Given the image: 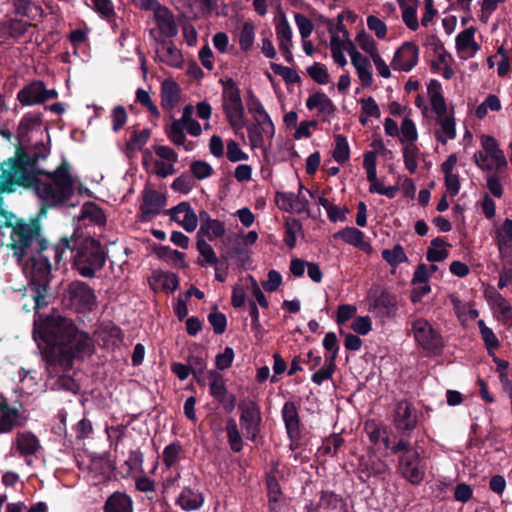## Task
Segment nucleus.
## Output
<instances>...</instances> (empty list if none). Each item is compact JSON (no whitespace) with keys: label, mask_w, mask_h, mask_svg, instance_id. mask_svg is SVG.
I'll use <instances>...</instances> for the list:
<instances>
[{"label":"nucleus","mask_w":512,"mask_h":512,"mask_svg":"<svg viewBox=\"0 0 512 512\" xmlns=\"http://www.w3.org/2000/svg\"><path fill=\"white\" fill-rule=\"evenodd\" d=\"M34 341L45 361L63 370L71 369L75 359H84L93 348L89 334L62 316L47 317L39 325L34 319Z\"/></svg>","instance_id":"nucleus-2"},{"label":"nucleus","mask_w":512,"mask_h":512,"mask_svg":"<svg viewBox=\"0 0 512 512\" xmlns=\"http://www.w3.org/2000/svg\"><path fill=\"white\" fill-rule=\"evenodd\" d=\"M191 373L196 379L197 383L201 386L205 385V370H206V361L199 356H192L189 359Z\"/></svg>","instance_id":"nucleus-54"},{"label":"nucleus","mask_w":512,"mask_h":512,"mask_svg":"<svg viewBox=\"0 0 512 512\" xmlns=\"http://www.w3.org/2000/svg\"><path fill=\"white\" fill-rule=\"evenodd\" d=\"M155 279L166 292H174L179 286V278L173 272L160 271Z\"/></svg>","instance_id":"nucleus-50"},{"label":"nucleus","mask_w":512,"mask_h":512,"mask_svg":"<svg viewBox=\"0 0 512 512\" xmlns=\"http://www.w3.org/2000/svg\"><path fill=\"white\" fill-rule=\"evenodd\" d=\"M246 250L238 235H229L222 239L221 261L228 263L230 259L238 257L239 261L244 263L243 255Z\"/></svg>","instance_id":"nucleus-19"},{"label":"nucleus","mask_w":512,"mask_h":512,"mask_svg":"<svg viewBox=\"0 0 512 512\" xmlns=\"http://www.w3.org/2000/svg\"><path fill=\"white\" fill-rule=\"evenodd\" d=\"M402 20L405 25L412 31H416L419 28V22L417 18V6L411 5L401 9Z\"/></svg>","instance_id":"nucleus-63"},{"label":"nucleus","mask_w":512,"mask_h":512,"mask_svg":"<svg viewBox=\"0 0 512 512\" xmlns=\"http://www.w3.org/2000/svg\"><path fill=\"white\" fill-rule=\"evenodd\" d=\"M308 110L318 109L319 114L323 115V121L328 120L336 112V106L333 101L322 91H317L306 99Z\"/></svg>","instance_id":"nucleus-18"},{"label":"nucleus","mask_w":512,"mask_h":512,"mask_svg":"<svg viewBox=\"0 0 512 512\" xmlns=\"http://www.w3.org/2000/svg\"><path fill=\"white\" fill-rule=\"evenodd\" d=\"M58 97L55 89H46L45 84L41 80H34V105L42 104L47 100Z\"/></svg>","instance_id":"nucleus-47"},{"label":"nucleus","mask_w":512,"mask_h":512,"mask_svg":"<svg viewBox=\"0 0 512 512\" xmlns=\"http://www.w3.org/2000/svg\"><path fill=\"white\" fill-rule=\"evenodd\" d=\"M392 423L399 435H412L418 425V416L410 401L403 399L394 404Z\"/></svg>","instance_id":"nucleus-9"},{"label":"nucleus","mask_w":512,"mask_h":512,"mask_svg":"<svg viewBox=\"0 0 512 512\" xmlns=\"http://www.w3.org/2000/svg\"><path fill=\"white\" fill-rule=\"evenodd\" d=\"M154 20L157 23L160 33L169 40L178 34V26L175 22L172 11L162 6L154 12Z\"/></svg>","instance_id":"nucleus-17"},{"label":"nucleus","mask_w":512,"mask_h":512,"mask_svg":"<svg viewBox=\"0 0 512 512\" xmlns=\"http://www.w3.org/2000/svg\"><path fill=\"white\" fill-rule=\"evenodd\" d=\"M161 106L166 111H171L181 98V88L174 80L166 79L161 84Z\"/></svg>","instance_id":"nucleus-20"},{"label":"nucleus","mask_w":512,"mask_h":512,"mask_svg":"<svg viewBox=\"0 0 512 512\" xmlns=\"http://www.w3.org/2000/svg\"><path fill=\"white\" fill-rule=\"evenodd\" d=\"M381 256L392 267H397L401 263L408 261V257L400 244L394 245L392 249H384L381 252Z\"/></svg>","instance_id":"nucleus-41"},{"label":"nucleus","mask_w":512,"mask_h":512,"mask_svg":"<svg viewBox=\"0 0 512 512\" xmlns=\"http://www.w3.org/2000/svg\"><path fill=\"white\" fill-rule=\"evenodd\" d=\"M136 101L140 103L143 107H145L151 113L152 116H154L155 118L160 117V111L158 107L153 103L149 93L146 90L142 88L137 89Z\"/></svg>","instance_id":"nucleus-57"},{"label":"nucleus","mask_w":512,"mask_h":512,"mask_svg":"<svg viewBox=\"0 0 512 512\" xmlns=\"http://www.w3.org/2000/svg\"><path fill=\"white\" fill-rule=\"evenodd\" d=\"M475 31L474 27H469L456 36V48L458 51L473 48L476 52L480 49V46L474 40Z\"/></svg>","instance_id":"nucleus-43"},{"label":"nucleus","mask_w":512,"mask_h":512,"mask_svg":"<svg viewBox=\"0 0 512 512\" xmlns=\"http://www.w3.org/2000/svg\"><path fill=\"white\" fill-rule=\"evenodd\" d=\"M27 421L22 405L7 399L0 400V433H7L15 427L22 426Z\"/></svg>","instance_id":"nucleus-12"},{"label":"nucleus","mask_w":512,"mask_h":512,"mask_svg":"<svg viewBox=\"0 0 512 512\" xmlns=\"http://www.w3.org/2000/svg\"><path fill=\"white\" fill-rule=\"evenodd\" d=\"M221 83L223 85V107L243 105L241 92L236 82L232 78H227L225 81L221 80Z\"/></svg>","instance_id":"nucleus-27"},{"label":"nucleus","mask_w":512,"mask_h":512,"mask_svg":"<svg viewBox=\"0 0 512 512\" xmlns=\"http://www.w3.org/2000/svg\"><path fill=\"white\" fill-rule=\"evenodd\" d=\"M356 41L358 42L361 49L368 53L371 57L372 55L379 53L375 40L364 30L357 34Z\"/></svg>","instance_id":"nucleus-58"},{"label":"nucleus","mask_w":512,"mask_h":512,"mask_svg":"<svg viewBox=\"0 0 512 512\" xmlns=\"http://www.w3.org/2000/svg\"><path fill=\"white\" fill-rule=\"evenodd\" d=\"M193 186H194V180H193L192 176H190L187 173H182L179 177H177L173 181L171 188L175 192H179L182 194H188L193 189Z\"/></svg>","instance_id":"nucleus-59"},{"label":"nucleus","mask_w":512,"mask_h":512,"mask_svg":"<svg viewBox=\"0 0 512 512\" xmlns=\"http://www.w3.org/2000/svg\"><path fill=\"white\" fill-rule=\"evenodd\" d=\"M332 156L339 164H344L350 159V148L348 140L344 135H335V148Z\"/></svg>","instance_id":"nucleus-38"},{"label":"nucleus","mask_w":512,"mask_h":512,"mask_svg":"<svg viewBox=\"0 0 512 512\" xmlns=\"http://www.w3.org/2000/svg\"><path fill=\"white\" fill-rule=\"evenodd\" d=\"M286 432L301 431V420L298 407L293 401H286L281 410Z\"/></svg>","instance_id":"nucleus-25"},{"label":"nucleus","mask_w":512,"mask_h":512,"mask_svg":"<svg viewBox=\"0 0 512 512\" xmlns=\"http://www.w3.org/2000/svg\"><path fill=\"white\" fill-rule=\"evenodd\" d=\"M275 29L279 43H281V41L292 42V28L285 15H282L277 21Z\"/></svg>","instance_id":"nucleus-60"},{"label":"nucleus","mask_w":512,"mask_h":512,"mask_svg":"<svg viewBox=\"0 0 512 512\" xmlns=\"http://www.w3.org/2000/svg\"><path fill=\"white\" fill-rule=\"evenodd\" d=\"M397 470L410 484L419 485L426 474V463L418 451H408L399 455Z\"/></svg>","instance_id":"nucleus-8"},{"label":"nucleus","mask_w":512,"mask_h":512,"mask_svg":"<svg viewBox=\"0 0 512 512\" xmlns=\"http://www.w3.org/2000/svg\"><path fill=\"white\" fill-rule=\"evenodd\" d=\"M240 423L248 440L256 441L262 421L260 406L253 400H243L238 405Z\"/></svg>","instance_id":"nucleus-10"},{"label":"nucleus","mask_w":512,"mask_h":512,"mask_svg":"<svg viewBox=\"0 0 512 512\" xmlns=\"http://www.w3.org/2000/svg\"><path fill=\"white\" fill-rule=\"evenodd\" d=\"M450 246L443 238L436 237L431 241V246L427 249L426 259L431 263L442 262L449 256V251L444 247Z\"/></svg>","instance_id":"nucleus-28"},{"label":"nucleus","mask_w":512,"mask_h":512,"mask_svg":"<svg viewBox=\"0 0 512 512\" xmlns=\"http://www.w3.org/2000/svg\"><path fill=\"white\" fill-rule=\"evenodd\" d=\"M166 203L167 199L164 194L154 189H145L142 192V203L140 205L141 220H151L161 212Z\"/></svg>","instance_id":"nucleus-14"},{"label":"nucleus","mask_w":512,"mask_h":512,"mask_svg":"<svg viewBox=\"0 0 512 512\" xmlns=\"http://www.w3.org/2000/svg\"><path fill=\"white\" fill-rule=\"evenodd\" d=\"M255 39V26L252 22H245L239 34L240 49L244 52L251 50Z\"/></svg>","instance_id":"nucleus-46"},{"label":"nucleus","mask_w":512,"mask_h":512,"mask_svg":"<svg viewBox=\"0 0 512 512\" xmlns=\"http://www.w3.org/2000/svg\"><path fill=\"white\" fill-rule=\"evenodd\" d=\"M166 134L169 140L177 146L184 145L186 142L183 126H180L179 122H172L170 127L166 129Z\"/></svg>","instance_id":"nucleus-62"},{"label":"nucleus","mask_w":512,"mask_h":512,"mask_svg":"<svg viewBox=\"0 0 512 512\" xmlns=\"http://www.w3.org/2000/svg\"><path fill=\"white\" fill-rule=\"evenodd\" d=\"M154 252L161 260L173 263L180 261L183 268L188 266L184 261L185 254L169 246L159 245L154 248Z\"/></svg>","instance_id":"nucleus-40"},{"label":"nucleus","mask_w":512,"mask_h":512,"mask_svg":"<svg viewBox=\"0 0 512 512\" xmlns=\"http://www.w3.org/2000/svg\"><path fill=\"white\" fill-rule=\"evenodd\" d=\"M196 247L204 261H198L201 266L222 264L221 257L218 258L212 248L204 239H197Z\"/></svg>","instance_id":"nucleus-36"},{"label":"nucleus","mask_w":512,"mask_h":512,"mask_svg":"<svg viewBox=\"0 0 512 512\" xmlns=\"http://www.w3.org/2000/svg\"><path fill=\"white\" fill-rule=\"evenodd\" d=\"M150 135L151 131L149 129H143L139 132L134 130L125 145L127 155L134 153L137 150H141L148 142Z\"/></svg>","instance_id":"nucleus-33"},{"label":"nucleus","mask_w":512,"mask_h":512,"mask_svg":"<svg viewBox=\"0 0 512 512\" xmlns=\"http://www.w3.org/2000/svg\"><path fill=\"white\" fill-rule=\"evenodd\" d=\"M209 392L210 395L216 400L223 396L228 390L224 381L223 376L216 370L208 371Z\"/></svg>","instance_id":"nucleus-37"},{"label":"nucleus","mask_w":512,"mask_h":512,"mask_svg":"<svg viewBox=\"0 0 512 512\" xmlns=\"http://www.w3.org/2000/svg\"><path fill=\"white\" fill-rule=\"evenodd\" d=\"M39 217H34V242L38 244L37 257L34 255V309L47 306L53 299L49 292L51 281V263L53 257L59 262L66 250L71 253L73 268L84 278H94L103 269L107 252L99 240L87 236L62 237L57 244L50 245L41 236Z\"/></svg>","instance_id":"nucleus-1"},{"label":"nucleus","mask_w":512,"mask_h":512,"mask_svg":"<svg viewBox=\"0 0 512 512\" xmlns=\"http://www.w3.org/2000/svg\"><path fill=\"white\" fill-rule=\"evenodd\" d=\"M208 321L213 327V331L217 335H221L227 328V318L222 312H219L215 307V310L208 315Z\"/></svg>","instance_id":"nucleus-56"},{"label":"nucleus","mask_w":512,"mask_h":512,"mask_svg":"<svg viewBox=\"0 0 512 512\" xmlns=\"http://www.w3.org/2000/svg\"><path fill=\"white\" fill-rule=\"evenodd\" d=\"M308 75L318 84L325 85L329 82V73L325 65L315 62L307 68Z\"/></svg>","instance_id":"nucleus-55"},{"label":"nucleus","mask_w":512,"mask_h":512,"mask_svg":"<svg viewBox=\"0 0 512 512\" xmlns=\"http://www.w3.org/2000/svg\"><path fill=\"white\" fill-rule=\"evenodd\" d=\"M50 154V136L34 143V193L42 200V208L37 217L46 212L47 207L67 204L74 195L75 179L70 173L69 163L63 159L53 171L40 167V162Z\"/></svg>","instance_id":"nucleus-3"},{"label":"nucleus","mask_w":512,"mask_h":512,"mask_svg":"<svg viewBox=\"0 0 512 512\" xmlns=\"http://www.w3.org/2000/svg\"><path fill=\"white\" fill-rule=\"evenodd\" d=\"M411 330L416 343L426 352L434 356H440L445 347L444 340L439 331L423 318L412 322Z\"/></svg>","instance_id":"nucleus-6"},{"label":"nucleus","mask_w":512,"mask_h":512,"mask_svg":"<svg viewBox=\"0 0 512 512\" xmlns=\"http://www.w3.org/2000/svg\"><path fill=\"white\" fill-rule=\"evenodd\" d=\"M93 9L99 14V16L108 22H112V19L116 17L114 10V4L111 0H91Z\"/></svg>","instance_id":"nucleus-51"},{"label":"nucleus","mask_w":512,"mask_h":512,"mask_svg":"<svg viewBox=\"0 0 512 512\" xmlns=\"http://www.w3.org/2000/svg\"><path fill=\"white\" fill-rule=\"evenodd\" d=\"M144 456L140 449L131 450L125 465L128 466L129 472H143Z\"/></svg>","instance_id":"nucleus-64"},{"label":"nucleus","mask_w":512,"mask_h":512,"mask_svg":"<svg viewBox=\"0 0 512 512\" xmlns=\"http://www.w3.org/2000/svg\"><path fill=\"white\" fill-rule=\"evenodd\" d=\"M225 225L218 219H212L209 224L200 226L197 232V239H204L206 237L209 241L217 238H223L225 235Z\"/></svg>","instance_id":"nucleus-29"},{"label":"nucleus","mask_w":512,"mask_h":512,"mask_svg":"<svg viewBox=\"0 0 512 512\" xmlns=\"http://www.w3.org/2000/svg\"><path fill=\"white\" fill-rule=\"evenodd\" d=\"M369 311L380 318H392L398 310L397 296L380 286L372 287L368 292Z\"/></svg>","instance_id":"nucleus-7"},{"label":"nucleus","mask_w":512,"mask_h":512,"mask_svg":"<svg viewBox=\"0 0 512 512\" xmlns=\"http://www.w3.org/2000/svg\"><path fill=\"white\" fill-rule=\"evenodd\" d=\"M63 301L69 309L80 314L91 312L97 306L95 290L80 280H74L66 286Z\"/></svg>","instance_id":"nucleus-5"},{"label":"nucleus","mask_w":512,"mask_h":512,"mask_svg":"<svg viewBox=\"0 0 512 512\" xmlns=\"http://www.w3.org/2000/svg\"><path fill=\"white\" fill-rule=\"evenodd\" d=\"M277 465L265 475L267 489L268 509L270 512H278L277 505L284 500L280 483L276 477Z\"/></svg>","instance_id":"nucleus-16"},{"label":"nucleus","mask_w":512,"mask_h":512,"mask_svg":"<svg viewBox=\"0 0 512 512\" xmlns=\"http://www.w3.org/2000/svg\"><path fill=\"white\" fill-rule=\"evenodd\" d=\"M419 149L418 147L413 144H407L403 147V158H404V164L406 169L410 173H415L418 163H417V157H418Z\"/></svg>","instance_id":"nucleus-53"},{"label":"nucleus","mask_w":512,"mask_h":512,"mask_svg":"<svg viewBox=\"0 0 512 512\" xmlns=\"http://www.w3.org/2000/svg\"><path fill=\"white\" fill-rule=\"evenodd\" d=\"M344 438L341 434L334 433L329 437L325 438L323 441V445L319 448V451L324 455L333 456L337 454L338 450L343 446Z\"/></svg>","instance_id":"nucleus-48"},{"label":"nucleus","mask_w":512,"mask_h":512,"mask_svg":"<svg viewBox=\"0 0 512 512\" xmlns=\"http://www.w3.org/2000/svg\"><path fill=\"white\" fill-rule=\"evenodd\" d=\"M299 200V195L294 194L293 192H276L275 193V203L277 207L285 212H297L301 213L302 209H298L296 207V202Z\"/></svg>","instance_id":"nucleus-32"},{"label":"nucleus","mask_w":512,"mask_h":512,"mask_svg":"<svg viewBox=\"0 0 512 512\" xmlns=\"http://www.w3.org/2000/svg\"><path fill=\"white\" fill-rule=\"evenodd\" d=\"M226 432L231 450L235 453H239L243 449V440L238 430L237 423L233 418L227 421Z\"/></svg>","instance_id":"nucleus-39"},{"label":"nucleus","mask_w":512,"mask_h":512,"mask_svg":"<svg viewBox=\"0 0 512 512\" xmlns=\"http://www.w3.org/2000/svg\"><path fill=\"white\" fill-rule=\"evenodd\" d=\"M270 68L276 75L281 76L287 85L299 83L301 81L299 74L289 67L271 62Z\"/></svg>","instance_id":"nucleus-49"},{"label":"nucleus","mask_w":512,"mask_h":512,"mask_svg":"<svg viewBox=\"0 0 512 512\" xmlns=\"http://www.w3.org/2000/svg\"><path fill=\"white\" fill-rule=\"evenodd\" d=\"M285 234L284 243L289 249H293L296 246V234L302 232L303 226L300 220L296 218H288L284 223Z\"/></svg>","instance_id":"nucleus-34"},{"label":"nucleus","mask_w":512,"mask_h":512,"mask_svg":"<svg viewBox=\"0 0 512 512\" xmlns=\"http://www.w3.org/2000/svg\"><path fill=\"white\" fill-rule=\"evenodd\" d=\"M177 504L185 511L200 509L204 504V495L198 489L184 487L177 498Z\"/></svg>","instance_id":"nucleus-22"},{"label":"nucleus","mask_w":512,"mask_h":512,"mask_svg":"<svg viewBox=\"0 0 512 512\" xmlns=\"http://www.w3.org/2000/svg\"><path fill=\"white\" fill-rule=\"evenodd\" d=\"M389 467L388 465L380 460H371L365 463L360 464V479L365 482L366 479L370 478L371 476H381L385 474L388 471Z\"/></svg>","instance_id":"nucleus-30"},{"label":"nucleus","mask_w":512,"mask_h":512,"mask_svg":"<svg viewBox=\"0 0 512 512\" xmlns=\"http://www.w3.org/2000/svg\"><path fill=\"white\" fill-rule=\"evenodd\" d=\"M418 59V46L414 42H405L396 50L391 66L394 70L409 72L417 65Z\"/></svg>","instance_id":"nucleus-13"},{"label":"nucleus","mask_w":512,"mask_h":512,"mask_svg":"<svg viewBox=\"0 0 512 512\" xmlns=\"http://www.w3.org/2000/svg\"><path fill=\"white\" fill-rule=\"evenodd\" d=\"M364 233L355 227H345L334 234V238H339L345 243L353 245L362 250L371 248L370 245L364 241Z\"/></svg>","instance_id":"nucleus-26"},{"label":"nucleus","mask_w":512,"mask_h":512,"mask_svg":"<svg viewBox=\"0 0 512 512\" xmlns=\"http://www.w3.org/2000/svg\"><path fill=\"white\" fill-rule=\"evenodd\" d=\"M190 172L198 180H204L214 174L212 166L204 160H194L190 164Z\"/></svg>","instance_id":"nucleus-52"},{"label":"nucleus","mask_w":512,"mask_h":512,"mask_svg":"<svg viewBox=\"0 0 512 512\" xmlns=\"http://www.w3.org/2000/svg\"><path fill=\"white\" fill-rule=\"evenodd\" d=\"M439 124L441 126V132H436V139L442 144H446L447 140L454 139L456 137L455 120L450 116L439 117Z\"/></svg>","instance_id":"nucleus-35"},{"label":"nucleus","mask_w":512,"mask_h":512,"mask_svg":"<svg viewBox=\"0 0 512 512\" xmlns=\"http://www.w3.org/2000/svg\"><path fill=\"white\" fill-rule=\"evenodd\" d=\"M11 238L14 256L26 278L24 290H27V287L32 286V229L22 225L16 226L12 230Z\"/></svg>","instance_id":"nucleus-4"},{"label":"nucleus","mask_w":512,"mask_h":512,"mask_svg":"<svg viewBox=\"0 0 512 512\" xmlns=\"http://www.w3.org/2000/svg\"><path fill=\"white\" fill-rule=\"evenodd\" d=\"M182 451V444L177 440L164 448L162 460L167 469H171L179 461Z\"/></svg>","instance_id":"nucleus-44"},{"label":"nucleus","mask_w":512,"mask_h":512,"mask_svg":"<svg viewBox=\"0 0 512 512\" xmlns=\"http://www.w3.org/2000/svg\"><path fill=\"white\" fill-rule=\"evenodd\" d=\"M14 449L20 456L27 458L30 464V456L32 455V434L30 432L19 433L14 443Z\"/></svg>","instance_id":"nucleus-42"},{"label":"nucleus","mask_w":512,"mask_h":512,"mask_svg":"<svg viewBox=\"0 0 512 512\" xmlns=\"http://www.w3.org/2000/svg\"><path fill=\"white\" fill-rule=\"evenodd\" d=\"M104 512H133V501L124 492L116 491L105 501Z\"/></svg>","instance_id":"nucleus-23"},{"label":"nucleus","mask_w":512,"mask_h":512,"mask_svg":"<svg viewBox=\"0 0 512 512\" xmlns=\"http://www.w3.org/2000/svg\"><path fill=\"white\" fill-rule=\"evenodd\" d=\"M157 56L161 62L171 67H179L183 62L181 51L171 40L163 39L159 41Z\"/></svg>","instance_id":"nucleus-21"},{"label":"nucleus","mask_w":512,"mask_h":512,"mask_svg":"<svg viewBox=\"0 0 512 512\" xmlns=\"http://www.w3.org/2000/svg\"><path fill=\"white\" fill-rule=\"evenodd\" d=\"M224 114L234 130L243 129L246 126L245 109L243 105L223 108Z\"/></svg>","instance_id":"nucleus-31"},{"label":"nucleus","mask_w":512,"mask_h":512,"mask_svg":"<svg viewBox=\"0 0 512 512\" xmlns=\"http://www.w3.org/2000/svg\"><path fill=\"white\" fill-rule=\"evenodd\" d=\"M427 90L433 111L437 114L438 117H443L446 115L447 106L443 96L441 83L436 79H432L427 85Z\"/></svg>","instance_id":"nucleus-24"},{"label":"nucleus","mask_w":512,"mask_h":512,"mask_svg":"<svg viewBox=\"0 0 512 512\" xmlns=\"http://www.w3.org/2000/svg\"><path fill=\"white\" fill-rule=\"evenodd\" d=\"M82 216L89 218L97 225L106 223V215L103 209L94 202H86L82 207Z\"/></svg>","instance_id":"nucleus-45"},{"label":"nucleus","mask_w":512,"mask_h":512,"mask_svg":"<svg viewBox=\"0 0 512 512\" xmlns=\"http://www.w3.org/2000/svg\"><path fill=\"white\" fill-rule=\"evenodd\" d=\"M172 221L180 224L185 231L193 232L198 224V216L189 202L183 201L165 212Z\"/></svg>","instance_id":"nucleus-15"},{"label":"nucleus","mask_w":512,"mask_h":512,"mask_svg":"<svg viewBox=\"0 0 512 512\" xmlns=\"http://www.w3.org/2000/svg\"><path fill=\"white\" fill-rule=\"evenodd\" d=\"M253 118L255 123L247 125L248 138L252 147L261 148L264 144V136L269 139L274 137L275 126L266 110Z\"/></svg>","instance_id":"nucleus-11"},{"label":"nucleus","mask_w":512,"mask_h":512,"mask_svg":"<svg viewBox=\"0 0 512 512\" xmlns=\"http://www.w3.org/2000/svg\"><path fill=\"white\" fill-rule=\"evenodd\" d=\"M400 131L402 134L401 142L408 141L413 143L418 138L417 129L413 120L405 117L401 123Z\"/></svg>","instance_id":"nucleus-61"}]
</instances>
